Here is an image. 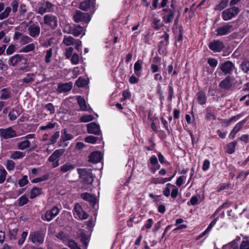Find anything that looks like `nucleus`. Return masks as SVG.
Returning a JSON list of instances; mask_svg holds the SVG:
<instances>
[{
  "label": "nucleus",
  "instance_id": "obj_1",
  "mask_svg": "<svg viewBox=\"0 0 249 249\" xmlns=\"http://www.w3.org/2000/svg\"><path fill=\"white\" fill-rule=\"evenodd\" d=\"M240 10L236 6H231L224 11L221 13V17L223 20H230L237 16L239 14Z\"/></svg>",
  "mask_w": 249,
  "mask_h": 249
},
{
  "label": "nucleus",
  "instance_id": "obj_2",
  "mask_svg": "<svg viewBox=\"0 0 249 249\" xmlns=\"http://www.w3.org/2000/svg\"><path fill=\"white\" fill-rule=\"evenodd\" d=\"M78 173L80 178L83 179L84 182L87 184H91L93 181V176L91 169H78Z\"/></svg>",
  "mask_w": 249,
  "mask_h": 249
},
{
  "label": "nucleus",
  "instance_id": "obj_3",
  "mask_svg": "<svg viewBox=\"0 0 249 249\" xmlns=\"http://www.w3.org/2000/svg\"><path fill=\"white\" fill-rule=\"evenodd\" d=\"M45 234L41 231H37L30 233L29 240L33 243L40 245L43 243Z\"/></svg>",
  "mask_w": 249,
  "mask_h": 249
},
{
  "label": "nucleus",
  "instance_id": "obj_4",
  "mask_svg": "<svg viewBox=\"0 0 249 249\" xmlns=\"http://www.w3.org/2000/svg\"><path fill=\"white\" fill-rule=\"evenodd\" d=\"M233 31V25L231 22L225 23L215 30L216 36H223L228 35Z\"/></svg>",
  "mask_w": 249,
  "mask_h": 249
},
{
  "label": "nucleus",
  "instance_id": "obj_5",
  "mask_svg": "<svg viewBox=\"0 0 249 249\" xmlns=\"http://www.w3.org/2000/svg\"><path fill=\"white\" fill-rule=\"evenodd\" d=\"M53 11L54 5L48 1L43 0L39 5L37 12L42 15L46 12H52Z\"/></svg>",
  "mask_w": 249,
  "mask_h": 249
},
{
  "label": "nucleus",
  "instance_id": "obj_6",
  "mask_svg": "<svg viewBox=\"0 0 249 249\" xmlns=\"http://www.w3.org/2000/svg\"><path fill=\"white\" fill-rule=\"evenodd\" d=\"M73 18L74 21L77 23L80 22L88 23L90 20V18L89 14L82 12L79 10L76 11L74 14Z\"/></svg>",
  "mask_w": 249,
  "mask_h": 249
},
{
  "label": "nucleus",
  "instance_id": "obj_7",
  "mask_svg": "<svg viewBox=\"0 0 249 249\" xmlns=\"http://www.w3.org/2000/svg\"><path fill=\"white\" fill-rule=\"evenodd\" d=\"M44 23L53 29H55L57 26V18L52 14H48L43 17Z\"/></svg>",
  "mask_w": 249,
  "mask_h": 249
},
{
  "label": "nucleus",
  "instance_id": "obj_8",
  "mask_svg": "<svg viewBox=\"0 0 249 249\" xmlns=\"http://www.w3.org/2000/svg\"><path fill=\"white\" fill-rule=\"evenodd\" d=\"M174 15L175 10L174 7H172V8H165L162 10V18L166 23L172 22Z\"/></svg>",
  "mask_w": 249,
  "mask_h": 249
},
{
  "label": "nucleus",
  "instance_id": "obj_9",
  "mask_svg": "<svg viewBox=\"0 0 249 249\" xmlns=\"http://www.w3.org/2000/svg\"><path fill=\"white\" fill-rule=\"evenodd\" d=\"M210 49L214 53L220 52L224 48L223 42L219 40H214L209 44Z\"/></svg>",
  "mask_w": 249,
  "mask_h": 249
},
{
  "label": "nucleus",
  "instance_id": "obj_10",
  "mask_svg": "<svg viewBox=\"0 0 249 249\" xmlns=\"http://www.w3.org/2000/svg\"><path fill=\"white\" fill-rule=\"evenodd\" d=\"M0 136L4 139H7L17 136L16 132L11 127L5 129H0Z\"/></svg>",
  "mask_w": 249,
  "mask_h": 249
},
{
  "label": "nucleus",
  "instance_id": "obj_11",
  "mask_svg": "<svg viewBox=\"0 0 249 249\" xmlns=\"http://www.w3.org/2000/svg\"><path fill=\"white\" fill-rule=\"evenodd\" d=\"M219 69L225 75L230 74L234 69V64L230 61H227L219 66Z\"/></svg>",
  "mask_w": 249,
  "mask_h": 249
},
{
  "label": "nucleus",
  "instance_id": "obj_12",
  "mask_svg": "<svg viewBox=\"0 0 249 249\" xmlns=\"http://www.w3.org/2000/svg\"><path fill=\"white\" fill-rule=\"evenodd\" d=\"M22 61H27L25 58L22 55L16 54L14 56L11 57L9 60V64L12 66H16L19 64L20 62Z\"/></svg>",
  "mask_w": 249,
  "mask_h": 249
},
{
  "label": "nucleus",
  "instance_id": "obj_13",
  "mask_svg": "<svg viewBox=\"0 0 249 249\" xmlns=\"http://www.w3.org/2000/svg\"><path fill=\"white\" fill-rule=\"evenodd\" d=\"M59 213V210L56 206L53 207L50 210L46 211L45 214V218L43 219L47 221H50L53 217H55Z\"/></svg>",
  "mask_w": 249,
  "mask_h": 249
},
{
  "label": "nucleus",
  "instance_id": "obj_14",
  "mask_svg": "<svg viewBox=\"0 0 249 249\" xmlns=\"http://www.w3.org/2000/svg\"><path fill=\"white\" fill-rule=\"evenodd\" d=\"M74 214H76L81 220H84L88 218V214L82 209L81 206L78 204H75L74 208Z\"/></svg>",
  "mask_w": 249,
  "mask_h": 249
},
{
  "label": "nucleus",
  "instance_id": "obj_15",
  "mask_svg": "<svg viewBox=\"0 0 249 249\" xmlns=\"http://www.w3.org/2000/svg\"><path fill=\"white\" fill-rule=\"evenodd\" d=\"M28 34L32 37L36 38L38 36L40 29V27L36 24H32L30 25L28 28Z\"/></svg>",
  "mask_w": 249,
  "mask_h": 249
},
{
  "label": "nucleus",
  "instance_id": "obj_16",
  "mask_svg": "<svg viewBox=\"0 0 249 249\" xmlns=\"http://www.w3.org/2000/svg\"><path fill=\"white\" fill-rule=\"evenodd\" d=\"M196 100L200 105H205L207 101V97L204 91H199L196 95Z\"/></svg>",
  "mask_w": 249,
  "mask_h": 249
},
{
  "label": "nucleus",
  "instance_id": "obj_17",
  "mask_svg": "<svg viewBox=\"0 0 249 249\" xmlns=\"http://www.w3.org/2000/svg\"><path fill=\"white\" fill-rule=\"evenodd\" d=\"M89 161L90 162L96 163L100 162L102 159L101 153L99 151L92 152L89 156Z\"/></svg>",
  "mask_w": 249,
  "mask_h": 249
},
{
  "label": "nucleus",
  "instance_id": "obj_18",
  "mask_svg": "<svg viewBox=\"0 0 249 249\" xmlns=\"http://www.w3.org/2000/svg\"><path fill=\"white\" fill-rule=\"evenodd\" d=\"M72 88L71 82L59 84L58 85L57 91L60 93L66 92L70 91Z\"/></svg>",
  "mask_w": 249,
  "mask_h": 249
},
{
  "label": "nucleus",
  "instance_id": "obj_19",
  "mask_svg": "<svg viewBox=\"0 0 249 249\" xmlns=\"http://www.w3.org/2000/svg\"><path fill=\"white\" fill-rule=\"evenodd\" d=\"M88 132L89 133L94 134L95 135L100 134L99 125L95 123H91L87 125Z\"/></svg>",
  "mask_w": 249,
  "mask_h": 249
},
{
  "label": "nucleus",
  "instance_id": "obj_20",
  "mask_svg": "<svg viewBox=\"0 0 249 249\" xmlns=\"http://www.w3.org/2000/svg\"><path fill=\"white\" fill-rule=\"evenodd\" d=\"M4 6L5 4L3 2L0 3V20H2L7 18L11 11V8L10 7H7L5 9L4 11L1 13V12L4 9Z\"/></svg>",
  "mask_w": 249,
  "mask_h": 249
},
{
  "label": "nucleus",
  "instance_id": "obj_21",
  "mask_svg": "<svg viewBox=\"0 0 249 249\" xmlns=\"http://www.w3.org/2000/svg\"><path fill=\"white\" fill-rule=\"evenodd\" d=\"M18 147L19 149L24 150L28 148H30L29 150H34L36 147V145H31L30 141H21L18 144Z\"/></svg>",
  "mask_w": 249,
  "mask_h": 249
},
{
  "label": "nucleus",
  "instance_id": "obj_22",
  "mask_svg": "<svg viewBox=\"0 0 249 249\" xmlns=\"http://www.w3.org/2000/svg\"><path fill=\"white\" fill-rule=\"evenodd\" d=\"M246 122V120L245 119L240 122H239L238 124H237L233 128L232 131L231 132L230 134V138L231 139H233L234 137V135L236 133H237L242 127L243 125L245 124V123Z\"/></svg>",
  "mask_w": 249,
  "mask_h": 249
},
{
  "label": "nucleus",
  "instance_id": "obj_23",
  "mask_svg": "<svg viewBox=\"0 0 249 249\" xmlns=\"http://www.w3.org/2000/svg\"><path fill=\"white\" fill-rule=\"evenodd\" d=\"M231 86V77L230 76H227L226 78L222 80L219 84V86L225 89H229Z\"/></svg>",
  "mask_w": 249,
  "mask_h": 249
},
{
  "label": "nucleus",
  "instance_id": "obj_24",
  "mask_svg": "<svg viewBox=\"0 0 249 249\" xmlns=\"http://www.w3.org/2000/svg\"><path fill=\"white\" fill-rule=\"evenodd\" d=\"M83 30V28L80 25H78L70 29V31L68 33L72 34L74 36H77L82 33Z\"/></svg>",
  "mask_w": 249,
  "mask_h": 249
},
{
  "label": "nucleus",
  "instance_id": "obj_25",
  "mask_svg": "<svg viewBox=\"0 0 249 249\" xmlns=\"http://www.w3.org/2000/svg\"><path fill=\"white\" fill-rule=\"evenodd\" d=\"M75 167V166L74 164L67 162L60 167V170L61 172L64 173L73 170Z\"/></svg>",
  "mask_w": 249,
  "mask_h": 249
},
{
  "label": "nucleus",
  "instance_id": "obj_26",
  "mask_svg": "<svg viewBox=\"0 0 249 249\" xmlns=\"http://www.w3.org/2000/svg\"><path fill=\"white\" fill-rule=\"evenodd\" d=\"M237 141H232L226 145V152L229 154H232L235 152Z\"/></svg>",
  "mask_w": 249,
  "mask_h": 249
},
{
  "label": "nucleus",
  "instance_id": "obj_27",
  "mask_svg": "<svg viewBox=\"0 0 249 249\" xmlns=\"http://www.w3.org/2000/svg\"><path fill=\"white\" fill-rule=\"evenodd\" d=\"M35 74L33 73H29L26 74V77L20 80L23 84L32 83L35 81Z\"/></svg>",
  "mask_w": 249,
  "mask_h": 249
},
{
  "label": "nucleus",
  "instance_id": "obj_28",
  "mask_svg": "<svg viewBox=\"0 0 249 249\" xmlns=\"http://www.w3.org/2000/svg\"><path fill=\"white\" fill-rule=\"evenodd\" d=\"M76 99L80 109L83 111L86 110L87 107L84 98L81 96H78L76 97Z\"/></svg>",
  "mask_w": 249,
  "mask_h": 249
},
{
  "label": "nucleus",
  "instance_id": "obj_29",
  "mask_svg": "<svg viewBox=\"0 0 249 249\" xmlns=\"http://www.w3.org/2000/svg\"><path fill=\"white\" fill-rule=\"evenodd\" d=\"M81 197L84 200L89 201L92 204H95V198L94 196L91 195L90 194L88 193H84L81 195Z\"/></svg>",
  "mask_w": 249,
  "mask_h": 249
},
{
  "label": "nucleus",
  "instance_id": "obj_30",
  "mask_svg": "<svg viewBox=\"0 0 249 249\" xmlns=\"http://www.w3.org/2000/svg\"><path fill=\"white\" fill-rule=\"evenodd\" d=\"M0 92L1 94L0 98L2 100H6L11 98V91L9 89L7 88L2 89Z\"/></svg>",
  "mask_w": 249,
  "mask_h": 249
},
{
  "label": "nucleus",
  "instance_id": "obj_31",
  "mask_svg": "<svg viewBox=\"0 0 249 249\" xmlns=\"http://www.w3.org/2000/svg\"><path fill=\"white\" fill-rule=\"evenodd\" d=\"M76 41L73 37L71 36H65L63 40V43L65 44L66 46L72 45L75 43V41Z\"/></svg>",
  "mask_w": 249,
  "mask_h": 249
},
{
  "label": "nucleus",
  "instance_id": "obj_32",
  "mask_svg": "<svg viewBox=\"0 0 249 249\" xmlns=\"http://www.w3.org/2000/svg\"><path fill=\"white\" fill-rule=\"evenodd\" d=\"M229 0H222L220 2V3L216 5L214 9L215 11H221L226 8L228 4Z\"/></svg>",
  "mask_w": 249,
  "mask_h": 249
},
{
  "label": "nucleus",
  "instance_id": "obj_33",
  "mask_svg": "<svg viewBox=\"0 0 249 249\" xmlns=\"http://www.w3.org/2000/svg\"><path fill=\"white\" fill-rule=\"evenodd\" d=\"M42 189L37 187H34L31 191V195L30 198L33 199L36 197L37 196L41 193Z\"/></svg>",
  "mask_w": 249,
  "mask_h": 249
},
{
  "label": "nucleus",
  "instance_id": "obj_34",
  "mask_svg": "<svg viewBox=\"0 0 249 249\" xmlns=\"http://www.w3.org/2000/svg\"><path fill=\"white\" fill-rule=\"evenodd\" d=\"M206 118L208 120L213 121L216 119L213 112H212L210 107H207L206 109Z\"/></svg>",
  "mask_w": 249,
  "mask_h": 249
},
{
  "label": "nucleus",
  "instance_id": "obj_35",
  "mask_svg": "<svg viewBox=\"0 0 249 249\" xmlns=\"http://www.w3.org/2000/svg\"><path fill=\"white\" fill-rule=\"evenodd\" d=\"M18 229L14 228L13 230H10L9 231V238L11 241H15L17 239Z\"/></svg>",
  "mask_w": 249,
  "mask_h": 249
},
{
  "label": "nucleus",
  "instance_id": "obj_36",
  "mask_svg": "<svg viewBox=\"0 0 249 249\" xmlns=\"http://www.w3.org/2000/svg\"><path fill=\"white\" fill-rule=\"evenodd\" d=\"M35 48V44L34 43H30L22 48L20 50V52L28 53L29 52L34 51Z\"/></svg>",
  "mask_w": 249,
  "mask_h": 249
},
{
  "label": "nucleus",
  "instance_id": "obj_37",
  "mask_svg": "<svg viewBox=\"0 0 249 249\" xmlns=\"http://www.w3.org/2000/svg\"><path fill=\"white\" fill-rule=\"evenodd\" d=\"M25 156V153L20 152V151H14L11 155L10 158L14 159V160H17L18 159H20L24 157Z\"/></svg>",
  "mask_w": 249,
  "mask_h": 249
},
{
  "label": "nucleus",
  "instance_id": "obj_38",
  "mask_svg": "<svg viewBox=\"0 0 249 249\" xmlns=\"http://www.w3.org/2000/svg\"><path fill=\"white\" fill-rule=\"evenodd\" d=\"M29 201L28 198L25 195H22L18 200V205L19 207H22L26 204Z\"/></svg>",
  "mask_w": 249,
  "mask_h": 249
},
{
  "label": "nucleus",
  "instance_id": "obj_39",
  "mask_svg": "<svg viewBox=\"0 0 249 249\" xmlns=\"http://www.w3.org/2000/svg\"><path fill=\"white\" fill-rule=\"evenodd\" d=\"M172 187H175V185L170 183L166 184V187L162 191L163 195L166 197H168L170 195V188Z\"/></svg>",
  "mask_w": 249,
  "mask_h": 249
},
{
  "label": "nucleus",
  "instance_id": "obj_40",
  "mask_svg": "<svg viewBox=\"0 0 249 249\" xmlns=\"http://www.w3.org/2000/svg\"><path fill=\"white\" fill-rule=\"evenodd\" d=\"M32 41V39L28 36H22L20 39L19 43L21 45H25Z\"/></svg>",
  "mask_w": 249,
  "mask_h": 249
},
{
  "label": "nucleus",
  "instance_id": "obj_41",
  "mask_svg": "<svg viewBox=\"0 0 249 249\" xmlns=\"http://www.w3.org/2000/svg\"><path fill=\"white\" fill-rule=\"evenodd\" d=\"M87 84V81L81 77H80L77 80V81H76V83H75V85L78 87H83L85 86H86Z\"/></svg>",
  "mask_w": 249,
  "mask_h": 249
},
{
  "label": "nucleus",
  "instance_id": "obj_42",
  "mask_svg": "<svg viewBox=\"0 0 249 249\" xmlns=\"http://www.w3.org/2000/svg\"><path fill=\"white\" fill-rule=\"evenodd\" d=\"M231 185L230 183H220L216 188L217 192H220L223 190L229 189Z\"/></svg>",
  "mask_w": 249,
  "mask_h": 249
},
{
  "label": "nucleus",
  "instance_id": "obj_43",
  "mask_svg": "<svg viewBox=\"0 0 249 249\" xmlns=\"http://www.w3.org/2000/svg\"><path fill=\"white\" fill-rule=\"evenodd\" d=\"M19 114L18 113L17 110L13 109L12 111H10L8 114L9 119L11 121H14L16 120Z\"/></svg>",
  "mask_w": 249,
  "mask_h": 249
},
{
  "label": "nucleus",
  "instance_id": "obj_44",
  "mask_svg": "<svg viewBox=\"0 0 249 249\" xmlns=\"http://www.w3.org/2000/svg\"><path fill=\"white\" fill-rule=\"evenodd\" d=\"M73 139V136L71 134L68 133L67 130L64 129L62 132L61 140H71Z\"/></svg>",
  "mask_w": 249,
  "mask_h": 249
},
{
  "label": "nucleus",
  "instance_id": "obj_45",
  "mask_svg": "<svg viewBox=\"0 0 249 249\" xmlns=\"http://www.w3.org/2000/svg\"><path fill=\"white\" fill-rule=\"evenodd\" d=\"M46 53L45 57V61L46 63H49L51 62V58L52 56L53 49L50 48L46 51Z\"/></svg>",
  "mask_w": 249,
  "mask_h": 249
},
{
  "label": "nucleus",
  "instance_id": "obj_46",
  "mask_svg": "<svg viewBox=\"0 0 249 249\" xmlns=\"http://www.w3.org/2000/svg\"><path fill=\"white\" fill-rule=\"evenodd\" d=\"M49 178V175L46 174L42 176L41 177L34 178L32 182L33 183H38L42 181L48 180Z\"/></svg>",
  "mask_w": 249,
  "mask_h": 249
},
{
  "label": "nucleus",
  "instance_id": "obj_47",
  "mask_svg": "<svg viewBox=\"0 0 249 249\" xmlns=\"http://www.w3.org/2000/svg\"><path fill=\"white\" fill-rule=\"evenodd\" d=\"M163 26V24L160 19L158 18H154L153 22V27L156 30L159 29Z\"/></svg>",
  "mask_w": 249,
  "mask_h": 249
},
{
  "label": "nucleus",
  "instance_id": "obj_48",
  "mask_svg": "<svg viewBox=\"0 0 249 249\" xmlns=\"http://www.w3.org/2000/svg\"><path fill=\"white\" fill-rule=\"evenodd\" d=\"M219 220V217H216L214 218L213 220L211 221L208 227L205 230L209 233L212 229V228L214 227V226L216 224L217 221Z\"/></svg>",
  "mask_w": 249,
  "mask_h": 249
},
{
  "label": "nucleus",
  "instance_id": "obj_49",
  "mask_svg": "<svg viewBox=\"0 0 249 249\" xmlns=\"http://www.w3.org/2000/svg\"><path fill=\"white\" fill-rule=\"evenodd\" d=\"M56 237L62 240L63 242H65L68 239V236L66 233H64L63 231H60L58 232L56 235Z\"/></svg>",
  "mask_w": 249,
  "mask_h": 249
},
{
  "label": "nucleus",
  "instance_id": "obj_50",
  "mask_svg": "<svg viewBox=\"0 0 249 249\" xmlns=\"http://www.w3.org/2000/svg\"><path fill=\"white\" fill-rule=\"evenodd\" d=\"M89 1H84L80 3L79 8L82 10L86 11L89 8Z\"/></svg>",
  "mask_w": 249,
  "mask_h": 249
},
{
  "label": "nucleus",
  "instance_id": "obj_51",
  "mask_svg": "<svg viewBox=\"0 0 249 249\" xmlns=\"http://www.w3.org/2000/svg\"><path fill=\"white\" fill-rule=\"evenodd\" d=\"M28 235L27 231H24L21 234V237L18 240V243L19 246H21L24 242L25 239Z\"/></svg>",
  "mask_w": 249,
  "mask_h": 249
},
{
  "label": "nucleus",
  "instance_id": "obj_52",
  "mask_svg": "<svg viewBox=\"0 0 249 249\" xmlns=\"http://www.w3.org/2000/svg\"><path fill=\"white\" fill-rule=\"evenodd\" d=\"M68 246L71 249H81L77 243L73 240H70L68 241Z\"/></svg>",
  "mask_w": 249,
  "mask_h": 249
},
{
  "label": "nucleus",
  "instance_id": "obj_53",
  "mask_svg": "<svg viewBox=\"0 0 249 249\" xmlns=\"http://www.w3.org/2000/svg\"><path fill=\"white\" fill-rule=\"evenodd\" d=\"M93 117L91 115H87L83 116L80 118V121L81 122H88L93 120Z\"/></svg>",
  "mask_w": 249,
  "mask_h": 249
},
{
  "label": "nucleus",
  "instance_id": "obj_54",
  "mask_svg": "<svg viewBox=\"0 0 249 249\" xmlns=\"http://www.w3.org/2000/svg\"><path fill=\"white\" fill-rule=\"evenodd\" d=\"M169 179L167 178H158L154 179V183L155 184H164L165 182L169 181Z\"/></svg>",
  "mask_w": 249,
  "mask_h": 249
},
{
  "label": "nucleus",
  "instance_id": "obj_55",
  "mask_svg": "<svg viewBox=\"0 0 249 249\" xmlns=\"http://www.w3.org/2000/svg\"><path fill=\"white\" fill-rule=\"evenodd\" d=\"M249 175V171H247V172L241 171L238 174V175L236 177V178L242 179V180H244Z\"/></svg>",
  "mask_w": 249,
  "mask_h": 249
},
{
  "label": "nucleus",
  "instance_id": "obj_56",
  "mask_svg": "<svg viewBox=\"0 0 249 249\" xmlns=\"http://www.w3.org/2000/svg\"><path fill=\"white\" fill-rule=\"evenodd\" d=\"M28 183V180L27 179V176H24L21 179L19 180L18 184L20 187H23L26 185Z\"/></svg>",
  "mask_w": 249,
  "mask_h": 249
},
{
  "label": "nucleus",
  "instance_id": "obj_57",
  "mask_svg": "<svg viewBox=\"0 0 249 249\" xmlns=\"http://www.w3.org/2000/svg\"><path fill=\"white\" fill-rule=\"evenodd\" d=\"M6 175L7 172L5 169H0V184L5 181Z\"/></svg>",
  "mask_w": 249,
  "mask_h": 249
},
{
  "label": "nucleus",
  "instance_id": "obj_58",
  "mask_svg": "<svg viewBox=\"0 0 249 249\" xmlns=\"http://www.w3.org/2000/svg\"><path fill=\"white\" fill-rule=\"evenodd\" d=\"M208 63L211 67L215 68L218 64V61L213 58H209L208 59Z\"/></svg>",
  "mask_w": 249,
  "mask_h": 249
},
{
  "label": "nucleus",
  "instance_id": "obj_59",
  "mask_svg": "<svg viewBox=\"0 0 249 249\" xmlns=\"http://www.w3.org/2000/svg\"><path fill=\"white\" fill-rule=\"evenodd\" d=\"M198 197L196 196H192L190 201H188L187 204L188 205H192L193 206L196 205L198 203Z\"/></svg>",
  "mask_w": 249,
  "mask_h": 249
},
{
  "label": "nucleus",
  "instance_id": "obj_60",
  "mask_svg": "<svg viewBox=\"0 0 249 249\" xmlns=\"http://www.w3.org/2000/svg\"><path fill=\"white\" fill-rule=\"evenodd\" d=\"M241 67L244 72H247L249 71V61H245L243 62Z\"/></svg>",
  "mask_w": 249,
  "mask_h": 249
},
{
  "label": "nucleus",
  "instance_id": "obj_61",
  "mask_svg": "<svg viewBox=\"0 0 249 249\" xmlns=\"http://www.w3.org/2000/svg\"><path fill=\"white\" fill-rule=\"evenodd\" d=\"M153 220L152 218H149L145 223V224L143 226L142 228V230H144V229H150L152 225Z\"/></svg>",
  "mask_w": 249,
  "mask_h": 249
},
{
  "label": "nucleus",
  "instance_id": "obj_62",
  "mask_svg": "<svg viewBox=\"0 0 249 249\" xmlns=\"http://www.w3.org/2000/svg\"><path fill=\"white\" fill-rule=\"evenodd\" d=\"M15 167V162L11 160H8L7 161L6 168L9 171L13 170Z\"/></svg>",
  "mask_w": 249,
  "mask_h": 249
},
{
  "label": "nucleus",
  "instance_id": "obj_63",
  "mask_svg": "<svg viewBox=\"0 0 249 249\" xmlns=\"http://www.w3.org/2000/svg\"><path fill=\"white\" fill-rule=\"evenodd\" d=\"M210 166V161L206 159L204 160L202 165V170L204 172L207 171L209 170Z\"/></svg>",
  "mask_w": 249,
  "mask_h": 249
},
{
  "label": "nucleus",
  "instance_id": "obj_64",
  "mask_svg": "<svg viewBox=\"0 0 249 249\" xmlns=\"http://www.w3.org/2000/svg\"><path fill=\"white\" fill-rule=\"evenodd\" d=\"M240 249H249V240H243L240 245Z\"/></svg>",
  "mask_w": 249,
  "mask_h": 249
}]
</instances>
